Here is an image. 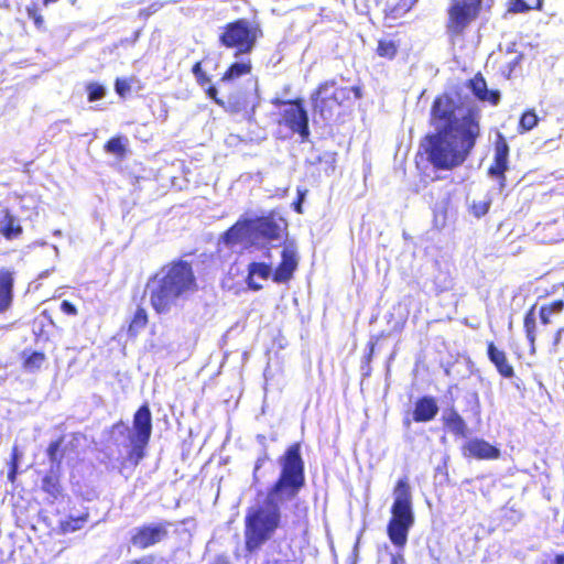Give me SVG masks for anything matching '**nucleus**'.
I'll return each instance as SVG.
<instances>
[{
	"mask_svg": "<svg viewBox=\"0 0 564 564\" xmlns=\"http://www.w3.org/2000/svg\"><path fill=\"white\" fill-rule=\"evenodd\" d=\"M87 99L89 102L100 100L106 95V89L98 83H88L86 85Z\"/></svg>",
	"mask_w": 564,
	"mask_h": 564,
	"instance_id": "nucleus-39",
	"label": "nucleus"
},
{
	"mask_svg": "<svg viewBox=\"0 0 564 564\" xmlns=\"http://www.w3.org/2000/svg\"><path fill=\"white\" fill-rule=\"evenodd\" d=\"M271 102L276 107L289 106L281 113L282 119L279 121L280 124H284L293 133H297L303 141L310 137L308 115L304 108V101L302 98L289 100L274 98Z\"/></svg>",
	"mask_w": 564,
	"mask_h": 564,
	"instance_id": "nucleus-9",
	"label": "nucleus"
},
{
	"mask_svg": "<svg viewBox=\"0 0 564 564\" xmlns=\"http://www.w3.org/2000/svg\"><path fill=\"white\" fill-rule=\"evenodd\" d=\"M212 564H230V562L226 556L219 555L214 560Z\"/></svg>",
	"mask_w": 564,
	"mask_h": 564,
	"instance_id": "nucleus-50",
	"label": "nucleus"
},
{
	"mask_svg": "<svg viewBox=\"0 0 564 564\" xmlns=\"http://www.w3.org/2000/svg\"><path fill=\"white\" fill-rule=\"evenodd\" d=\"M536 305L533 304L524 314L523 317V330L528 340L530 351H535V344L538 338V324L535 317Z\"/></svg>",
	"mask_w": 564,
	"mask_h": 564,
	"instance_id": "nucleus-29",
	"label": "nucleus"
},
{
	"mask_svg": "<svg viewBox=\"0 0 564 564\" xmlns=\"http://www.w3.org/2000/svg\"><path fill=\"white\" fill-rule=\"evenodd\" d=\"M41 1H42V6L47 7L50 4L58 2L59 0H41Z\"/></svg>",
	"mask_w": 564,
	"mask_h": 564,
	"instance_id": "nucleus-53",
	"label": "nucleus"
},
{
	"mask_svg": "<svg viewBox=\"0 0 564 564\" xmlns=\"http://www.w3.org/2000/svg\"><path fill=\"white\" fill-rule=\"evenodd\" d=\"M206 96L212 99L216 105L221 107L226 112L237 115L246 110V101L239 97H230L227 101L224 100L215 87L209 85L205 90Z\"/></svg>",
	"mask_w": 564,
	"mask_h": 564,
	"instance_id": "nucleus-21",
	"label": "nucleus"
},
{
	"mask_svg": "<svg viewBox=\"0 0 564 564\" xmlns=\"http://www.w3.org/2000/svg\"><path fill=\"white\" fill-rule=\"evenodd\" d=\"M419 0H398L395 3L386 6L383 10V23L387 28H395L401 24L404 18L417 3Z\"/></svg>",
	"mask_w": 564,
	"mask_h": 564,
	"instance_id": "nucleus-16",
	"label": "nucleus"
},
{
	"mask_svg": "<svg viewBox=\"0 0 564 564\" xmlns=\"http://www.w3.org/2000/svg\"><path fill=\"white\" fill-rule=\"evenodd\" d=\"M539 123V117L534 109H527L522 112L519 123L518 131L520 133L529 132L534 129Z\"/></svg>",
	"mask_w": 564,
	"mask_h": 564,
	"instance_id": "nucleus-35",
	"label": "nucleus"
},
{
	"mask_svg": "<svg viewBox=\"0 0 564 564\" xmlns=\"http://www.w3.org/2000/svg\"><path fill=\"white\" fill-rule=\"evenodd\" d=\"M149 323V315L143 306H139L128 325L127 333L130 337H137L139 333L147 327Z\"/></svg>",
	"mask_w": 564,
	"mask_h": 564,
	"instance_id": "nucleus-31",
	"label": "nucleus"
},
{
	"mask_svg": "<svg viewBox=\"0 0 564 564\" xmlns=\"http://www.w3.org/2000/svg\"><path fill=\"white\" fill-rule=\"evenodd\" d=\"M474 415L479 416L480 415V403L478 400L477 394H474V405L471 408Z\"/></svg>",
	"mask_w": 564,
	"mask_h": 564,
	"instance_id": "nucleus-48",
	"label": "nucleus"
},
{
	"mask_svg": "<svg viewBox=\"0 0 564 564\" xmlns=\"http://www.w3.org/2000/svg\"><path fill=\"white\" fill-rule=\"evenodd\" d=\"M373 352H375V343L371 341V343H369V351H368V354L366 356V359H367L368 362L371 361Z\"/></svg>",
	"mask_w": 564,
	"mask_h": 564,
	"instance_id": "nucleus-51",
	"label": "nucleus"
},
{
	"mask_svg": "<svg viewBox=\"0 0 564 564\" xmlns=\"http://www.w3.org/2000/svg\"><path fill=\"white\" fill-rule=\"evenodd\" d=\"M543 0H509L508 12L510 13H525L531 10L541 11Z\"/></svg>",
	"mask_w": 564,
	"mask_h": 564,
	"instance_id": "nucleus-34",
	"label": "nucleus"
},
{
	"mask_svg": "<svg viewBox=\"0 0 564 564\" xmlns=\"http://www.w3.org/2000/svg\"><path fill=\"white\" fill-rule=\"evenodd\" d=\"M393 502L390 509L391 517L387 524V534L390 542L399 550L408 543L409 532L414 524L411 486L408 478L397 480L393 490Z\"/></svg>",
	"mask_w": 564,
	"mask_h": 564,
	"instance_id": "nucleus-5",
	"label": "nucleus"
},
{
	"mask_svg": "<svg viewBox=\"0 0 564 564\" xmlns=\"http://www.w3.org/2000/svg\"><path fill=\"white\" fill-rule=\"evenodd\" d=\"M42 490L53 499L62 496L63 486L59 479V469L51 468L42 478Z\"/></svg>",
	"mask_w": 564,
	"mask_h": 564,
	"instance_id": "nucleus-30",
	"label": "nucleus"
},
{
	"mask_svg": "<svg viewBox=\"0 0 564 564\" xmlns=\"http://www.w3.org/2000/svg\"><path fill=\"white\" fill-rule=\"evenodd\" d=\"M252 73V62L250 59L232 62L228 65L220 77L221 83H232L237 79L248 76Z\"/></svg>",
	"mask_w": 564,
	"mask_h": 564,
	"instance_id": "nucleus-25",
	"label": "nucleus"
},
{
	"mask_svg": "<svg viewBox=\"0 0 564 564\" xmlns=\"http://www.w3.org/2000/svg\"><path fill=\"white\" fill-rule=\"evenodd\" d=\"M46 361L47 357L43 351L23 350L21 354V367L30 373L40 371Z\"/></svg>",
	"mask_w": 564,
	"mask_h": 564,
	"instance_id": "nucleus-26",
	"label": "nucleus"
},
{
	"mask_svg": "<svg viewBox=\"0 0 564 564\" xmlns=\"http://www.w3.org/2000/svg\"><path fill=\"white\" fill-rule=\"evenodd\" d=\"M520 59H521L520 56L514 57V59L510 64V70L520 63Z\"/></svg>",
	"mask_w": 564,
	"mask_h": 564,
	"instance_id": "nucleus-54",
	"label": "nucleus"
},
{
	"mask_svg": "<svg viewBox=\"0 0 564 564\" xmlns=\"http://www.w3.org/2000/svg\"><path fill=\"white\" fill-rule=\"evenodd\" d=\"M20 453L17 446H14L10 454L9 470H19Z\"/></svg>",
	"mask_w": 564,
	"mask_h": 564,
	"instance_id": "nucleus-43",
	"label": "nucleus"
},
{
	"mask_svg": "<svg viewBox=\"0 0 564 564\" xmlns=\"http://www.w3.org/2000/svg\"><path fill=\"white\" fill-rule=\"evenodd\" d=\"M150 304L156 314L167 313L175 301L198 290L192 264L174 260L150 276L147 283Z\"/></svg>",
	"mask_w": 564,
	"mask_h": 564,
	"instance_id": "nucleus-3",
	"label": "nucleus"
},
{
	"mask_svg": "<svg viewBox=\"0 0 564 564\" xmlns=\"http://www.w3.org/2000/svg\"><path fill=\"white\" fill-rule=\"evenodd\" d=\"M272 269L269 263L265 262H250L248 264V275H247V285L252 291H259L262 289V285L254 281V278L258 276L261 280L272 279Z\"/></svg>",
	"mask_w": 564,
	"mask_h": 564,
	"instance_id": "nucleus-23",
	"label": "nucleus"
},
{
	"mask_svg": "<svg viewBox=\"0 0 564 564\" xmlns=\"http://www.w3.org/2000/svg\"><path fill=\"white\" fill-rule=\"evenodd\" d=\"M391 564H405V558L402 553H395L391 555Z\"/></svg>",
	"mask_w": 564,
	"mask_h": 564,
	"instance_id": "nucleus-47",
	"label": "nucleus"
},
{
	"mask_svg": "<svg viewBox=\"0 0 564 564\" xmlns=\"http://www.w3.org/2000/svg\"><path fill=\"white\" fill-rule=\"evenodd\" d=\"M129 564H149L145 558H135L129 562Z\"/></svg>",
	"mask_w": 564,
	"mask_h": 564,
	"instance_id": "nucleus-52",
	"label": "nucleus"
},
{
	"mask_svg": "<svg viewBox=\"0 0 564 564\" xmlns=\"http://www.w3.org/2000/svg\"><path fill=\"white\" fill-rule=\"evenodd\" d=\"M131 90L130 80L127 78H116L115 80V91L121 97L126 98L127 94Z\"/></svg>",
	"mask_w": 564,
	"mask_h": 564,
	"instance_id": "nucleus-41",
	"label": "nucleus"
},
{
	"mask_svg": "<svg viewBox=\"0 0 564 564\" xmlns=\"http://www.w3.org/2000/svg\"><path fill=\"white\" fill-rule=\"evenodd\" d=\"M543 564H564V553H558L552 558L545 560Z\"/></svg>",
	"mask_w": 564,
	"mask_h": 564,
	"instance_id": "nucleus-46",
	"label": "nucleus"
},
{
	"mask_svg": "<svg viewBox=\"0 0 564 564\" xmlns=\"http://www.w3.org/2000/svg\"><path fill=\"white\" fill-rule=\"evenodd\" d=\"M169 525V522L143 524L134 530L130 542L137 549H149L167 538Z\"/></svg>",
	"mask_w": 564,
	"mask_h": 564,
	"instance_id": "nucleus-10",
	"label": "nucleus"
},
{
	"mask_svg": "<svg viewBox=\"0 0 564 564\" xmlns=\"http://www.w3.org/2000/svg\"><path fill=\"white\" fill-rule=\"evenodd\" d=\"M250 229V219L238 220L221 235V241L227 246H235L247 237Z\"/></svg>",
	"mask_w": 564,
	"mask_h": 564,
	"instance_id": "nucleus-24",
	"label": "nucleus"
},
{
	"mask_svg": "<svg viewBox=\"0 0 564 564\" xmlns=\"http://www.w3.org/2000/svg\"><path fill=\"white\" fill-rule=\"evenodd\" d=\"M127 139L123 137H112L104 145L105 151L118 156H124L127 152L126 148Z\"/></svg>",
	"mask_w": 564,
	"mask_h": 564,
	"instance_id": "nucleus-36",
	"label": "nucleus"
},
{
	"mask_svg": "<svg viewBox=\"0 0 564 564\" xmlns=\"http://www.w3.org/2000/svg\"><path fill=\"white\" fill-rule=\"evenodd\" d=\"M438 412V405L435 398L430 395L421 397L416 400L412 411V420L416 423L432 421Z\"/></svg>",
	"mask_w": 564,
	"mask_h": 564,
	"instance_id": "nucleus-19",
	"label": "nucleus"
},
{
	"mask_svg": "<svg viewBox=\"0 0 564 564\" xmlns=\"http://www.w3.org/2000/svg\"><path fill=\"white\" fill-rule=\"evenodd\" d=\"M404 424H405L406 426H409V425H410V421H409V420H405V421H404Z\"/></svg>",
	"mask_w": 564,
	"mask_h": 564,
	"instance_id": "nucleus-56",
	"label": "nucleus"
},
{
	"mask_svg": "<svg viewBox=\"0 0 564 564\" xmlns=\"http://www.w3.org/2000/svg\"><path fill=\"white\" fill-rule=\"evenodd\" d=\"M118 427H124V422H123L122 420L117 421V422L112 425V429H118Z\"/></svg>",
	"mask_w": 564,
	"mask_h": 564,
	"instance_id": "nucleus-55",
	"label": "nucleus"
},
{
	"mask_svg": "<svg viewBox=\"0 0 564 564\" xmlns=\"http://www.w3.org/2000/svg\"><path fill=\"white\" fill-rule=\"evenodd\" d=\"M399 53V43L392 39L381 37L378 40L376 55L380 58L392 61Z\"/></svg>",
	"mask_w": 564,
	"mask_h": 564,
	"instance_id": "nucleus-33",
	"label": "nucleus"
},
{
	"mask_svg": "<svg viewBox=\"0 0 564 564\" xmlns=\"http://www.w3.org/2000/svg\"><path fill=\"white\" fill-rule=\"evenodd\" d=\"M14 294V272L7 269H0V313L8 311L13 302Z\"/></svg>",
	"mask_w": 564,
	"mask_h": 564,
	"instance_id": "nucleus-20",
	"label": "nucleus"
},
{
	"mask_svg": "<svg viewBox=\"0 0 564 564\" xmlns=\"http://www.w3.org/2000/svg\"><path fill=\"white\" fill-rule=\"evenodd\" d=\"M26 15L33 21L37 30L44 29V18L41 13V8L37 3L33 2L25 8Z\"/></svg>",
	"mask_w": 564,
	"mask_h": 564,
	"instance_id": "nucleus-38",
	"label": "nucleus"
},
{
	"mask_svg": "<svg viewBox=\"0 0 564 564\" xmlns=\"http://www.w3.org/2000/svg\"><path fill=\"white\" fill-rule=\"evenodd\" d=\"M19 474V470H8L7 478L11 484H14L17 480V476Z\"/></svg>",
	"mask_w": 564,
	"mask_h": 564,
	"instance_id": "nucleus-49",
	"label": "nucleus"
},
{
	"mask_svg": "<svg viewBox=\"0 0 564 564\" xmlns=\"http://www.w3.org/2000/svg\"><path fill=\"white\" fill-rule=\"evenodd\" d=\"M250 221L251 230L256 236L267 240H278L281 238L282 227L280 223L283 221V219L276 218L274 213L256 217L254 219H250Z\"/></svg>",
	"mask_w": 564,
	"mask_h": 564,
	"instance_id": "nucleus-14",
	"label": "nucleus"
},
{
	"mask_svg": "<svg viewBox=\"0 0 564 564\" xmlns=\"http://www.w3.org/2000/svg\"><path fill=\"white\" fill-rule=\"evenodd\" d=\"M305 194H306V189H299L297 191V198L296 200L293 203V207H294V210L299 214H302L303 213V209H302V203L304 200V197H305Z\"/></svg>",
	"mask_w": 564,
	"mask_h": 564,
	"instance_id": "nucleus-45",
	"label": "nucleus"
},
{
	"mask_svg": "<svg viewBox=\"0 0 564 564\" xmlns=\"http://www.w3.org/2000/svg\"><path fill=\"white\" fill-rule=\"evenodd\" d=\"M280 473L268 488L265 499L248 509L245 517V550L258 552L281 527V506L297 498L305 487V464L300 443L291 444L279 457Z\"/></svg>",
	"mask_w": 564,
	"mask_h": 564,
	"instance_id": "nucleus-2",
	"label": "nucleus"
},
{
	"mask_svg": "<svg viewBox=\"0 0 564 564\" xmlns=\"http://www.w3.org/2000/svg\"><path fill=\"white\" fill-rule=\"evenodd\" d=\"M90 519L89 510L86 508L78 516H68L58 522V532L62 534L74 533L85 528Z\"/></svg>",
	"mask_w": 564,
	"mask_h": 564,
	"instance_id": "nucleus-27",
	"label": "nucleus"
},
{
	"mask_svg": "<svg viewBox=\"0 0 564 564\" xmlns=\"http://www.w3.org/2000/svg\"><path fill=\"white\" fill-rule=\"evenodd\" d=\"M460 108L448 93L437 95L432 102L430 123L434 131L421 139L417 155H424L436 171H453L462 166L481 137L479 109L468 108L458 116Z\"/></svg>",
	"mask_w": 564,
	"mask_h": 564,
	"instance_id": "nucleus-1",
	"label": "nucleus"
},
{
	"mask_svg": "<svg viewBox=\"0 0 564 564\" xmlns=\"http://www.w3.org/2000/svg\"><path fill=\"white\" fill-rule=\"evenodd\" d=\"M509 150L510 149L506 139L499 134L495 142V154L492 163L488 167V175L497 178L501 186H503L506 183Z\"/></svg>",
	"mask_w": 564,
	"mask_h": 564,
	"instance_id": "nucleus-13",
	"label": "nucleus"
},
{
	"mask_svg": "<svg viewBox=\"0 0 564 564\" xmlns=\"http://www.w3.org/2000/svg\"><path fill=\"white\" fill-rule=\"evenodd\" d=\"M361 97L359 86H339L336 79L324 80L311 95L313 113L325 123L343 121Z\"/></svg>",
	"mask_w": 564,
	"mask_h": 564,
	"instance_id": "nucleus-4",
	"label": "nucleus"
},
{
	"mask_svg": "<svg viewBox=\"0 0 564 564\" xmlns=\"http://www.w3.org/2000/svg\"><path fill=\"white\" fill-rule=\"evenodd\" d=\"M192 73L196 79V83L199 87L204 88V90H206V88L209 86V85H213L212 84V78L210 76L207 74V72L203 68V62L202 61H197L193 66H192Z\"/></svg>",
	"mask_w": 564,
	"mask_h": 564,
	"instance_id": "nucleus-37",
	"label": "nucleus"
},
{
	"mask_svg": "<svg viewBox=\"0 0 564 564\" xmlns=\"http://www.w3.org/2000/svg\"><path fill=\"white\" fill-rule=\"evenodd\" d=\"M487 357L502 378L511 379L514 377V369L509 362L507 352L498 348L494 341L487 343Z\"/></svg>",
	"mask_w": 564,
	"mask_h": 564,
	"instance_id": "nucleus-17",
	"label": "nucleus"
},
{
	"mask_svg": "<svg viewBox=\"0 0 564 564\" xmlns=\"http://www.w3.org/2000/svg\"><path fill=\"white\" fill-rule=\"evenodd\" d=\"M0 235L9 241L19 239L23 234L19 218L6 206H0Z\"/></svg>",
	"mask_w": 564,
	"mask_h": 564,
	"instance_id": "nucleus-18",
	"label": "nucleus"
},
{
	"mask_svg": "<svg viewBox=\"0 0 564 564\" xmlns=\"http://www.w3.org/2000/svg\"><path fill=\"white\" fill-rule=\"evenodd\" d=\"M442 422L446 430L457 437H466L468 434V427L455 408L447 409L442 415Z\"/></svg>",
	"mask_w": 564,
	"mask_h": 564,
	"instance_id": "nucleus-22",
	"label": "nucleus"
},
{
	"mask_svg": "<svg viewBox=\"0 0 564 564\" xmlns=\"http://www.w3.org/2000/svg\"><path fill=\"white\" fill-rule=\"evenodd\" d=\"M490 204H491L490 199H488V200H474L470 204V206H469L470 213L476 218H480V217L485 216L489 212Z\"/></svg>",
	"mask_w": 564,
	"mask_h": 564,
	"instance_id": "nucleus-40",
	"label": "nucleus"
},
{
	"mask_svg": "<svg viewBox=\"0 0 564 564\" xmlns=\"http://www.w3.org/2000/svg\"><path fill=\"white\" fill-rule=\"evenodd\" d=\"M299 253L293 243L284 245L281 260L272 272V281L276 284H288L299 268Z\"/></svg>",
	"mask_w": 564,
	"mask_h": 564,
	"instance_id": "nucleus-11",
	"label": "nucleus"
},
{
	"mask_svg": "<svg viewBox=\"0 0 564 564\" xmlns=\"http://www.w3.org/2000/svg\"><path fill=\"white\" fill-rule=\"evenodd\" d=\"M261 36V30L247 19L240 18L226 23L218 35L219 45L234 50L235 56L250 54Z\"/></svg>",
	"mask_w": 564,
	"mask_h": 564,
	"instance_id": "nucleus-6",
	"label": "nucleus"
},
{
	"mask_svg": "<svg viewBox=\"0 0 564 564\" xmlns=\"http://www.w3.org/2000/svg\"><path fill=\"white\" fill-rule=\"evenodd\" d=\"M462 455L467 459L491 460L500 457V451L484 438H471L460 447Z\"/></svg>",
	"mask_w": 564,
	"mask_h": 564,
	"instance_id": "nucleus-12",
	"label": "nucleus"
},
{
	"mask_svg": "<svg viewBox=\"0 0 564 564\" xmlns=\"http://www.w3.org/2000/svg\"><path fill=\"white\" fill-rule=\"evenodd\" d=\"M465 85L478 101L487 102L490 106H497L500 102V91L488 89L487 82L480 72L469 78Z\"/></svg>",
	"mask_w": 564,
	"mask_h": 564,
	"instance_id": "nucleus-15",
	"label": "nucleus"
},
{
	"mask_svg": "<svg viewBox=\"0 0 564 564\" xmlns=\"http://www.w3.org/2000/svg\"><path fill=\"white\" fill-rule=\"evenodd\" d=\"M59 307L65 315L75 316L78 314L76 305L67 300H63Z\"/></svg>",
	"mask_w": 564,
	"mask_h": 564,
	"instance_id": "nucleus-42",
	"label": "nucleus"
},
{
	"mask_svg": "<svg viewBox=\"0 0 564 564\" xmlns=\"http://www.w3.org/2000/svg\"><path fill=\"white\" fill-rule=\"evenodd\" d=\"M564 312V300L557 299L549 303H543L538 311L540 324L547 326L553 323V318Z\"/></svg>",
	"mask_w": 564,
	"mask_h": 564,
	"instance_id": "nucleus-28",
	"label": "nucleus"
},
{
	"mask_svg": "<svg viewBox=\"0 0 564 564\" xmlns=\"http://www.w3.org/2000/svg\"><path fill=\"white\" fill-rule=\"evenodd\" d=\"M563 334H564V327H560L555 330L554 335H553V340H552V351H557V348L562 341V337H563Z\"/></svg>",
	"mask_w": 564,
	"mask_h": 564,
	"instance_id": "nucleus-44",
	"label": "nucleus"
},
{
	"mask_svg": "<svg viewBox=\"0 0 564 564\" xmlns=\"http://www.w3.org/2000/svg\"><path fill=\"white\" fill-rule=\"evenodd\" d=\"M260 467H261V464L258 463L257 466H256V470H258Z\"/></svg>",
	"mask_w": 564,
	"mask_h": 564,
	"instance_id": "nucleus-57",
	"label": "nucleus"
},
{
	"mask_svg": "<svg viewBox=\"0 0 564 564\" xmlns=\"http://www.w3.org/2000/svg\"><path fill=\"white\" fill-rule=\"evenodd\" d=\"M65 436L61 435L56 440L52 441L46 448L48 460L56 469H61L62 466V460L65 453V449L63 448Z\"/></svg>",
	"mask_w": 564,
	"mask_h": 564,
	"instance_id": "nucleus-32",
	"label": "nucleus"
},
{
	"mask_svg": "<svg viewBox=\"0 0 564 564\" xmlns=\"http://www.w3.org/2000/svg\"><path fill=\"white\" fill-rule=\"evenodd\" d=\"M152 435V414L148 403H143L138 408L132 417V431L128 440L130 448L127 453L126 460L137 467L147 456V448Z\"/></svg>",
	"mask_w": 564,
	"mask_h": 564,
	"instance_id": "nucleus-7",
	"label": "nucleus"
},
{
	"mask_svg": "<svg viewBox=\"0 0 564 564\" xmlns=\"http://www.w3.org/2000/svg\"><path fill=\"white\" fill-rule=\"evenodd\" d=\"M482 0H455L447 10L446 31L453 39L463 36L469 24L477 19Z\"/></svg>",
	"mask_w": 564,
	"mask_h": 564,
	"instance_id": "nucleus-8",
	"label": "nucleus"
}]
</instances>
